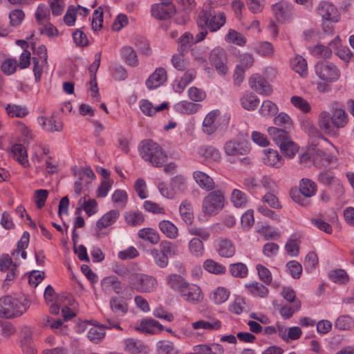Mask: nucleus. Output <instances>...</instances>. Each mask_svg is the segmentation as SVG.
Listing matches in <instances>:
<instances>
[{"mask_svg": "<svg viewBox=\"0 0 354 354\" xmlns=\"http://www.w3.org/2000/svg\"><path fill=\"white\" fill-rule=\"evenodd\" d=\"M332 114L326 111L320 112L318 116V126L326 136L337 138L339 135V129L346 126L348 117L346 111L341 108L331 109Z\"/></svg>", "mask_w": 354, "mask_h": 354, "instance_id": "obj_1", "label": "nucleus"}, {"mask_svg": "<svg viewBox=\"0 0 354 354\" xmlns=\"http://www.w3.org/2000/svg\"><path fill=\"white\" fill-rule=\"evenodd\" d=\"M216 3L207 1L204 3L202 11L199 13L197 24L199 26L207 27L211 32L220 29L226 21L224 12L216 13L214 11Z\"/></svg>", "mask_w": 354, "mask_h": 354, "instance_id": "obj_2", "label": "nucleus"}, {"mask_svg": "<svg viewBox=\"0 0 354 354\" xmlns=\"http://www.w3.org/2000/svg\"><path fill=\"white\" fill-rule=\"evenodd\" d=\"M110 313H107L105 316V324L104 328H116L122 330L120 326V320L124 316L129 310V305L122 298L118 296L111 297L109 300Z\"/></svg>", "mask_w": 354, "mask_h": 354, "instance_id": "obj_3", "label": "nucleus"}, {"mask_svg": "<svg viewBox=\"0 0 354 354\" xmlns=\"http://www.w3.org/2000/svg\"><path fill=\"white\" fill-rule=\"evenodd\" d=\"M140 154L145 160L157 167L162 166L167 160V156L162 147L150 140L142 142Z\"/></svg>", "mask_w": 354, "mask_h": 354, "instance_id": "obj_4", "label": "nucleus"}, {"mask_svg": "<svg viewBox=\"0 0 354 354\" xmlns=\"http://www.w3.org/2000/svg\"><path fill=\"white\" fill-rule=\"evenodd\" d=\"M29 306L28 303L7 295L0 298V317L10 319L23 315Z\"/></svg>", "mask_w": 354, "mask_h": 354, "instance_id": "obj_5", "label": "nucleus"}, {"mask_svg": "<svg viewBox=\"0 0 354 354\" xmlns=\"http://www.w3.org/2000/svg\"><path fill=\"white\" fill-rule=\"evenodd\" d=\"M225 197L220 190L209 192L203 201V212L207 215L217 214L224 207Z\"/></svg>", "mask_w": 354, "mask_h": 354, "instance_id": "obj_6", "label": "nucleus"}, {"mask_svg": "<svg viewBox=\"0 0 354 354\" xmlns=\"http://www.w3.org/2000/svg\"><path fill=\"white\" fill-rule=\"evenodd\" d=\"M133 288L139 292H151L156 290L158 281L152 276L142 273H133L130 276Z\"/></svg>", "mask_w": 354, "mask_h": 354, "instance_id": "obj_7", "label": "nucleus"}, {"mask_svg": "<svg viewBox=\"0 0 354 354\" xmlns=\"http://www.w3.org/2000/svg\"><path fill=\"white\" fill-rule=\"evenodd\" d=\"M315 73L318 77L327 82H333L339 80L340 71L330 62H319L315 65Z\"/></svg>", "mask_w": 354, "mask_h": 354, "instance_id": "obj_8", "label": "nucleus"}, {"mask_svg": "<svg viewBox=\"0 0 354 354\" xmlns=\"http://www.w3.org/2000/svg\"><path fill=\"white\" fill-rule=\"evenodd\" d=\"M227 55L225 50L221 48H215L210 52L209 61L221 75H225L227 71Z\"/></svg>", "mask_w": 354, "mask_h": 354, "instance_id": "obj_9", "label": "nucleus"}, {"mask_svg": "<svg viewBox=\"0 0 354 354\" xmlns=\"http://www.w3.org/2000/svg\"><path fill=\"white\" fill-rule=\"evenodd\" d=\"M175 12V6L171 1H160L159 3L153 4L151 8V15L159 20L169 19Z\"/></svg>", "mask_w": 354, "mask_h": 354, "instance_id": "obj_10", "label": "nucleus"}, {"mask_svg": "<svg viewBox=\"0 0 354 354\" xmlns=\"http://www.w3.org/2000/svg\"><path fill=\"white\" fill-rule=\"evenodd\" d=\"M317 12L322 17V20L337 22L339 19V14L336 7L327 1L319 3L317 8Z\"/></svg>", "mask_w": 354, "mask_h": 354, "instance_id": "obj_11", "label": "nucleus"}, {"mask_svg": "<svg viewBox=\"0 0 354 354\" xmlns=\"http://www.w3.org/2000/svg\"><path fill=\"white\" fill-rule=\"evenodd\" d=\"M102 290L106 294L111 292L120 295L122 293L124 285L115 276H109L103 278L100 282Z\"/></svg>", "mask_w": 354, "mask_h": 354, "instance_id": "obj_12", "label": "nucleus"}, {"mask_svg": "<svg viewBox=\"0 0 354 354\" xmlns=\"http://www.w3.org/2000/svg\"><path fill=\"white\" fill-rule=\"evenodd\" d=\"M249 83L250 87L260 95H268L272 91L266 80L258 74L252 75L249 80Z\"/></svg>", "mask_w": 354, "mask_h": 354, "instance_id": "obj_13", "label": "nucleus"}, {"mask_svg": "<svg viewBox=\"0 0 354 354\" xmlns=\"http://www.w3.org/2000/svg\"><path fill=\"white\" fill-rule=\"evenodd\" d=\"M181 296L187 301L199 302L203 299L201 288L195 284L186 283L185 287L181 290Z\"/></svg>", "mask_w": 354, "mask_h": 354, "instance_id": "obj_14", "label": "nucleus"}, {"mask_svg": "<svg viewBox=\"0 0 354 354\" xmlns=\"http://www.w3.org/2000/svg\"><path fill=\"white\" fill-rule=\"evenodd\" d=\"M167 80V72L163 68H157L146 82L149 89H154L162 84Z\"/></svg>", "mask_w": 354, "mask_h": 354, "instance_id": "obj_15", "label": "nucleus"}, {"mask_svg": "<svg viewBox=\"0 0 354 354\" xmlns=\"http://www.w3.org/2000/svg\"><path fill=\"white\" fill-rule=\"evenodd\" d=\"M195 182L201 189L207 191L213 190L215 187L214 182L209 175L201 171H195L193 173Z\"/></svg>", "mask_w": 354, "mask_h": 354, "instance_id": "obj_16", "label": "nucleus"}, {"mask_svg": "<svg viewBox=\"0 0 354 354\" xmlns=\"http://www.w3.org/2000/svg\"><path fill=\"white\" fill-rule=\"evenodd\" d=\"M119 216V212L118 210H111L103 215L96 223V227L97 230L96 236L100 237V231L105 227H107L114 223Z\"/></svg>", "mask_w": 354, "mask_h": 354, "instance_id": "obj_17", "label": "nucleus"}, {"mask_svg": "<svg viewBox=\"0 0 354 354\" xmlns=\"http://www.w3.org/2000/svg\"><path fill=\"white\" fill-rule=\"evenodd\" d=\"M216 251L222 257L231 258L235 254L236 249L231 240L223 239L218 241Z\"/></svg>", "mask_w": 354, "mask_h": 354, "instance_id": "obj_18", "label": "nucleus"}, {"mask_svg": "<svg viewBox=\"0 0 354 354\" xmlns=\"http://www.w3.org/2000/svg\"><path fill=\"white\" fill-rule=\"evenodd\" d=\"M223 149L226 155L237 157L245 155L249 151L248 147L241 146L239 143L234 140L226 142Z\"/></svg>", "mask_w": 354, "mask_h": 354, "instance_id": "obj_19", "label": "nucleus"}, {"mask_svg": "<svg viewBox=\"0 0 354 354\" xmlns=\"http://www.w3.org/2000/svg\"><path fill=\"white\" fill-rule=\"evenodd\" d=\"M263 163L268 166L279 168L283 165V160L279 153L273 149L265 150Z\"/></svg>", "mask_w": 354, "mask_h": 354, "instance_id": "obj_20", "label": "nucleus"}, {"mask_svg": "<svg viewBox=\"0 0 354 354\" xmlns=\"http://www.w3.org/2000/svg\"><path fill=\"white\" fill-rule=\"evenodd\" d=\"M268 132L279 147L281 146V144H284L291 140L289 133L282 129L271 127L268 128Z\"/></svg>", "mask_w": 354, "mask_h": 354, "instance_id": "obj_21", "label": "nucleus"}, {"mask_svg": "<svg viewBox=\"0 0 354 354\" xmlns=\"http://www.w3.org/2000/svg\"><path fill=\"white\" fill-rule=\"evenodd\" d=\"M178 51L181 55H184L195 44L193 35L189 32H185L178 39Z\"/></svg>", "mask_w": 354, "mask_h": 354, "instance_id": "obj_22", "label": "nucleus"}, {"mask_svg": "<svg viewBox=\"0 0 354 354\" xmlns=\"http://www.w3.org/2000/svg\"><path fill=\"white\" fill-rule=\"evenodd\" d=\"M179 211L183 220L188 225H191L194 221V212L192 205L187 200L183 201L180 207Z\"/></svg>", "mask_w": 354, "mask_h": 354, "instance_id": "obj_23", "label": "nucleus"}, {"mask_svg": "<svg viewBox=\"0 0 354 354\" xmlns=\"http://www.w3.org/2000/svg\"><path fill=\"white\" fill-rule=\"evenodd\" d=\"M140 108L144 114L148 116H152L156 112L167 109L168 104L163 102L160 106L154 107L147 100H142L140 102Z\"/></svg>", "mask_w": 354, "mask_h": 354, "instance_id": "obj_24", "label": "nucleus"}, {"mask_svg": "<svg viewBox=\"0 0 354 354\" xmlns=\"http://www.w3.org/2000/svg\"><path fill=\"white\" fill-rule=\"evenodd\" d=\"M121 55L123 60L133 67L138 65V59L136 52L131 46H124L121 49Z\"/></svg>", "mask_w": 354, "mask_h": 354, "instance_id": "obj_25", "label": "nucleus"}, {"mask_svg": "<svg viewBox=\"0 0 354 354\" xmlns=\"http://www.w3.org/2000/svg\"><path fill=\"white\" fill-rule=\"evenodd\" d=\"M125 351L129 354L147 353V348L146 346L131 338L125 340Z\"/></svg>", "mask_w": 354, "mask_h": 354, "instance_id": "obj_26", "label": "nucleus"}, {"mask_svg": "<svg viewBox=\"0 0 354 354\" xmlns=\"http://www.w3.org/2000/svg\"><path fill=\"white\" fill-rule=\"evenodd\" d=\"M316 191L315 183L308 179L303 178L299 183V191L297 193L301 194L304 197L313 196Z\"/></svg>", "mask_w": 354, "mask_h": 354, "instance_id": "obj_27", "label": "nucleus"}, {"mask_svg": "<svg viewBox=\"0 0 354 354\" xmlns=\"http://www.w3.org/2000/svg\"><path fill=\"white\" fill-rule=\"evenodd\" d=\"M199 153L205 158L213 161H218L221 158L219 151L214 147L210 145H203L201 147Z\"/></svg>", "mask_w": 354, "mask_h": 354, "instance_id": "obj_28", "label": "nucleus"}, {"mask_svg": "<svg viewBox=\"0 0 354 354\" xmlns=\"http://www.w3.org/2000/svg\"><path fill=\"white\" fill-rule=\"evenodd\" d=\"M12 155L21 165L26 167L28 165V159L26 151L21 145L16 144L12 147Z\"/></svg>", "mask_w": 354, "mask_h": 354, "instance_id": "obj_29", "label": "nucleus"}, {"mask_svg": "<svg viewBox=\"0 0 354 354\" xmlns=\"http://www.w3.org/2000/svg\"><path fill=\"white\" fill-rule=\"evenodd\" d=\"M259 112L263 117L270 118L277 113L278 107L272 101L267 100L263 102Z\"/></svg>", "mask_w": 354, "mask_h": 354, "instance_id": "obj_30", "label": "nucleus"}, {"mask_svg": "<svg viewBox=\"0 0 354 354\" xmlns=\"http://www.w3.org/2000/svg\"><path fill=\"white\" fill-rule=\"evenodd\" d=\"M159 229L169 239H176L178 236V228L169 221H160Z\"/></svg>", "mask_w": 354, "mask_h": 354, "instance_id": "obj_31", "label": "nucleus"}, {"mask_svg": "<svg viewBox=\"0 0 354 354\" xmlns=\"http://www.w3.org/2000/svg\"><path fill=\"white\" fill-rule=\"evenodd\" d=\"M292 6L287 2L281 1L272 6V10L278 19H284Z\"/></svg>", "mask_w": 354, "mask_h": 354, "instance_id": "obj_32", "label": "nucleus"}, {"mask_svg": "<svg viewBox=\"0 0 354 354\" xmlns=\"http://www.w3.org/2000/svg\"><path fill=\"white\" fill-rule=\"evenodd\" d=\"M138 236L148 241L151 244H156L160 241L159 234L152 228H143L138 232Z\"/></svg>", "mask_w": 354, "mask_h": 354, "instance_id": "obj_33", "label": "nucleus"}, {"mask_svg": "<svg viewBox=\"0 0 354 354\" xmlns=\"http://www.w3.org/2000/svg\"><path fill=\"white\" fill-rule=\"evenodd\" d=\"M225 39L227 42L236 44L239 46H243L246 44V38L240 32L235 30L230 29L225 35Z\"/></svg>", "mask_w": 354, "mask_h": 354, "instance_id": "obj_34", "label": "nucleus"}, {"mask_svg": "<svg viewBox=\"0 0 354 354\" xmlns=\"http://www.w3.org/2000/svg\"><path fill=\"white\" fill-rule=\"evenodd\" d=\"M292 69L299 74L301 77H304L308 73L307 64L301 56L295 57L291 62Z\"/></svg>", "mask_w": 354, "mask_h": 354, "instance_id": "obj_35", "label": "nucleus"}, {"mask_svg": "<svg viewBox=\"0 0 354 354\" xmlns=\"http://www.w3.org/2000/svg\"><path fill=\"white\" fill-rule=\"evenodd\" d=\"M199 104L191 102L181 101L175 105V109L178 112L192 114L197 112L199 109Z\"/></svg>", "mask_w": 354, "mask_h": 354, "instance_id": "obj_36", "label": "nucleus"}, {"mask_svg": "<svg viewBox=\"0 0 354 354\" xmlns=\"http://www.w3.org/2000/svg\"><path fill=\"white\" fill-rule=\"evenodd\" d=\"M216 116V111H211L206 115L203 120V131L208 135L212 134L216 129L214 124Z\"/></svg>", "mask_w": 354, "mask_h": 354, "instance_id": "obj_37", "label": "nucleus"}, {"mask_svg": "<svg viewBox=\"0 0 354 354\" xmlns=\"http://www.w3.org/2000/svg\"><path fill=\"white\" fill-rule=\"evenodd\" d=\"M194 329L218 330L221 328V324L218 320H198L192 324Z\"/></svg>", "mask_w": 354, "mask_h": 354, "instance_id": "obj_38", "label": "nucleus"}, {"mask_svg": "<svg viewBox=\"0 0 354 354\" xmlns=\"http://www.w3.org/2000/svg\"><path fill=\"white\" fill-rule=\"evenodd\" d=\"M203 266L207 272L215 274H222L226 271L224 266L212 259L206 260L204 262Z\"/></svg>", "mask_w": 354, "mask_h": 354, "instance_id": "obj_39", "label": "nucleus"}, {"mask_svg": "<svg viewBox=\"0 0 354 354\" xmlns=\"http://www.w3.org/2000/svg\"><path fill=\"white\" fill-rule=\"evenodd\" d=\"M248 291L254 296L264 297L268 293V289L263 284L258 282H252L245 285Z\"/></svg>", "mask_w": 354, "mask_h": 354, "instance_id": "obj_40", "label": "nucleus"}, {"mask_svg": "<svg viewBox=\"0 0 354 354\" xmlns=\"http://www.w3.org/2000/svg\"><path fill=\"white\" fill-rule=\"evenodd\" d=\"M301 128L311 138H323V136L320 131L317 129V128L314 125L313 122L308 119L302 120Z\"/></svg>", "mask_w": 354, "mask_h": 354, "instance_id": "obj_41", "label": "nucleus"}, {"mask_svg": "<svg viewBox=\"0 0 354 354\" xmlns=\"http://www.w3.org/2000/svg\"><path fill=\"white\" fill-rule=\"evenodd\" d=\"M167 281L168 285L173 290H178L180 293L187 283L181 276L178 274L169 275L167 278Z\"/></svg>", "mask_w": 354, "mask_h": 354, "instance_id": "obj_42", "label": "nucleus"}, {"mask_svg": "<svg viewBox=\"0 0 354 354\" xmlns=\"http://www.w3.org/2000/svg\"><path fill=\"white\" fill-rule=\"evenodd\" d=\"M154 324H158V321L153 319H146L140 323L138 326H135V329L145 333H156Z\"/></svg>", "mask_w": 354, "mask_h": 354, "instance_id": "obj_43", "label": "nucleus"}, {"mask_svg": "<svg viewBox=\"0 0 354 354\" xmlns=\"http://www.w3.org/2000/svg\"><path fill=\"white\" fill-rule=\"evenodd\" d=\"M242 106L246 110H254L258 105L259 100L253 93H247L241 99Z\"/></svg>", "mask_w": 354, "mask_h": 354, "instance_id": "obj_44", "label": "nucleus"}, {"mask_svg": "<svg viewBox=\"0 0 354 354\" xmlns=\"http://www.w3.org/2000/svg\"><path fill=\"white\" fill-rule=\"evenodd\" d=\"M255 51L264 57H271L274 55L273 45L268 41L259 42L255 47Z\"/></svg>", "mask_w": 354, "mask_h": 354, "instance_id": "obj_45", "label": "nucleus"}, {"mask_svg": "<svg viewBox=\"0 0 354 354\" xmlns=\"http://www.w3.org/2000/svg\"><path fill=\"white\" fill-rule=\"evenodd\" d=\"M279 148L282 153L289 158L294 157L299 149L297 144L291 140L284 144H281Z\"/></svg>", "mask_w": 354, "mask_h": 354, "instance_id": "obj_46", "label": "nucleus"}, {"mask_svg": "<svg viewBox=\"0 0 354 354\" xmlns=\"http://www.w3.org/2000/svg\"><path fill=\"white\" fill-rule=\"evenodd\" d=\"M230 272L234 277L245 278L248 274V268L243 263H232L230 266Z\"/></svg>", "mask_w": 354, "mask_h": 354, "instance_id": "obj_47", "label": "nucleus"}, {"mask_svg": "<svg viewBox=\"0 0 354 354\" xmlns=\"http://www.w3.org/2000/svg\"><path fill=\"white\" fill-rule=\"evenodd\" d=\"M335 326L341 330H351L353 327V319L348 315H341L336 319Z\"/></svg>", "mask_w": 354, "mask_h": 354, "instance_id": "obj_48", "label": "nucleus"}, {"mask_svg": "<svg viewBox=\"0 0 354 354\" xmlns=\"http://www.w3.org/2000/svg\"><path fill=\"white\" fill-rule=\"evenodd\" d=\"M189 250L196 257L202 256L204 253V245L202 240L198 238L192 239L189 243Z\"/></svg>", "mask_w": 354, "mask_h": 354, "instance_id": "obj_49", "label": "nucleus"}, {"mask_svg": "<svg viewBox=\"0 0 354 354\" xmlns=\"http://www.w3.org/2000/svg\"><path fill=\"white\" fill-rule=\"evenodd\" d=\"M35 19L40 24L48 23L50 21V12L48 8L44 5L39 6L35 12Z\"/></svg>", "mask_w": 354, "mask_h": 354, "instance_id": "obj_50", "label": "nucleus"}, {"mask_svg": "<svg viewBox=\"0 0 354 354\" xmlns=\"http://www.w3.org/2000/svg\"><path fill=\"white\" fill-rule=\"evenodd\" d=\"M6 110L7 113L11 117L24 118L28 113L26 107L15 104H8L6 107Z\"/></svg>", "mask_w": 354, "mask_h": 354, "instance_id": "obj_51", "label": "nucleus"}, {"mask_svg": "<svg viewBox=\"0 0 354 354\" xmlns=\"http://www.w3.org/2000/svg\"><path fill=\"white\" fill-rule=\"evenodd\" d=\"M144 216L140 212L130 211L126 213L125 220L129 225L136 226L144 222Z\"/></svg>", "mask_w": 354, "mask_h": 354, "instance_id": "obj_52", "label": "nucleus"}, {"mask_svg": "<svg viewBox=\"0 0 354 354\" xmlns=\"http://www.w3.org/2000/svg\"><path fill=\"white\" fill-rule=\"evenodd\" d=\"M231 201L236 207L245 206L247 203L246 195L239 189H234L231 195Z\"/></svg>", "mask_w": 354, "mask_h": 354, "instance_id": "obj_53", "label": "nucleus"}, {"mask_svg": "<svg viewBox=\"0 0 354 354\" xmlns=\"http://www.w3.org/2000/svg\"><path fill=\"white\" fill-rule=\"evenodd\" d=\"M78 203L82 205L88 216H91L97 212V203L94 199L86 201L85 197L81 198Z\"/></svg>", "mask_w": 354, "mask_h": 354, "instance_id": "obj_54", "label": "nucleus"}, {"mask_svg": "<svg viewBox=\"0 0 354 354\" xmlns=\"http://www.w3.org/2000/svg\"><path fill=\"white\" fill-rule=\"evenodd\" d=\"M196 77V72L193 70L187 71L180 80L176 86V91L181 92Z\"/></svg>", "mask_w": 354, "mask_h": 354, "instance_id": "obj_55", "label": "nucleus"}, {"mask_svg": "<svg viewBox=\"0 0 354 354\" xmlns=\"http://www.w3.org/2000/svg\"><path fill=\"white\" fill-rule=\"evenodd\" d=\"M301 308L300 301H296L292 306L286 305L281 308L280 314L284 319L290 318L293 314Z\"/></svg>", "mask_w": 354, "mask_h": 354, "instance_id": "obj_56", "label": "nucleus"}, {"mask_svg": "<svg viewBox=\"0 0 354 354\" xmlns=\"http://www.w3.org/2000/svg\"><path fill=\"white\" fill-rule=\"evenodd\" d=\"M291 103L297 108L299 109L304 113H308L310 111V104L303 97L299 96H292L290 99Z\"/></svg>", "mask_w": 354, "mask_h": 354, "instance_id": "obj_57", "label": "nucleus"}, {"mask_svg": "<svg viewBox=\"0 0 354 354\" xmlns=\"http://www.w3.org/2000/svg\"><path fill=\"white\" fill-rule=\"evenodd\" d=\"M160 250H161L167 257L178 254V247L174 243L167 241H163L160 243Z\"/></svg>", "mask_w": 354, "mask_h": 354, "instance_id": "obj_58", "label": "nucleus"}, {"mask_svg": "<svg viewBox=\"0 0 354 354\" xmlns=\"http://www.w3.org/2000/svg\"><path fill=\"white\" fill-rule=\"evenodd\" d=\"M329 277L335 283H344L348 281V277L346 272L342 269L331 271Z\"/></svg>", "mask_w": 354, "mask_h": 354, "instance_id": "obj_59", "label": "nucleus"}, {"mask_svg": "<svg viewBox=\"0 0 354 354\" xmlns=\"http://www.w3.org/2000/svg\"><path fill=\"white\" fill-rule=\"evenodd\" d=\"M156 263L160 268H165L168 264V257L161 251L156 249L151 250Z\"/></svg>", "mask_w": 354, "mask_h": 354, "instance_id": "obj_60", "label": "nucleus"}, {"mask_svg": "<svg viewBox=\"0 0 354 354\" xmlns=\"http://www.w3.org/2000/svg\"><path fill=\"white\" fill-rule=\"evenodd\" d=\"M291 276L295 279H299L302 272L301 265L296 261H290L286 265Z\"/></svg>", "mask_w": 354, "mask_h": 354, "instance_id": "obj_61", "label": "nucleus"}, {"mask_svg": "<svg viewBox=\"0 0 354 354\" xmlns=\"http://www.w3.org/2000/svg\"><path fill=\"white\" fill-rule=\"evenodd\" d=\"M228 291L221 287L218 288L213 294V299L218 304L225 302L228 299Z\"/></svg>", "mask_w": 354, "mask_h": 354, "instance_id": "obj_62", "label": "nucleus"}, {"mask_svg": "<svg viewBox=\"0 0 354 354\" xmlns=\"http://www.w3.org/2000/svg\"><path fill=\"white\" fill-rule=\"evenodd\" d=\"M48 192L46 189H38L35 192V203L39 209H41L48 198Z\"/></svg>", "mask_w": 354, "mask_h": 354, "instance_id": "obj_63", "label": "nucleus"}, {"mask_svg": "<svg viewBox=\"0 0 354 354\" xmlns=\"http://www.w3.org/2000/svg\"><path fill=\"white\" fill-rule=\"evenodd\" d=\"M158 354H178L177 350L169 342H160L158 344Z\"/></svg>", "mask_w": 354, "mask_h": 354, "instance_id": "obj_64", "label": "nucleus"}]
</instances>
